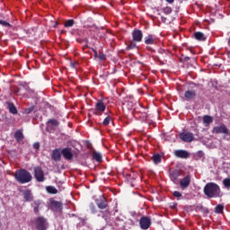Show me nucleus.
Listing matches in <instances>:
<instances>
[{
	"mask_svg": "<svg viewBox=\"0 0 230 230\" xmlns=\"http://www.w3.org/2000/svg\"><path fill=\"white\" fill-rule=\"evenodd\" d=\"M111 120H112L111 117V116H107V117L103 119L102 125H103V126H109Z\"/></svg>",
	"mask_w": 230,
	"mask_h": 230,
	"instance_id": "nucleus-31",
	"label": "nucleus"
},
{
	"mask_svg": "<svg viewBox=\"0 0 230 230\" xmlns=\"http://www.w3.org/2000/svg\"><path fill=\"white\" fill-rule=\"evenodd\" d=\"M24 136L21 130H16L14 132V139H16L18 142L23 140Z\"/></svg>",
	"mask_w": 230,
	"mask_h": 230,
	"instance_id": "nucleus-24",
	"label": "nucleus"
},
{
	"mask_svg": "<svg viewBox=\"0 0 230 230\" xmlns=\"http://www.w3.org/2000/svg\"><path fill=\"white\" fill-rule=\"evenodd\" d=\"M89 208L92 211V213H96L97 212L96 207L93 203L89 204Z\"/></svg>",
	"mask_w": 230,
	"mask_h": 230,
	"instance_id": "nucleus-39",
	"label": "nucleus"
},
{
	"mask_svg": "<svg viewBox=\"0 0 230 230\" xmlns=\"http://www.w3.org/2000/svg\"><path fill=\"white\" fill-rule=\"evenodd\" d=\"M227 45L230 48V38L227 40ZM226 54L228 57H230V50H227Z\"/></svg>",
	"mask_w": 230,
	"mask_h": 230,
	"instance_id": "nucleus-45",
	"label": "nucleus"
},
{
	"mask_svg": "<svg viewBox=\"0 0 230 230\" xmlns=\"http://www.w3.org/2000/svg\"><path fill=\"white\" fill-rule=\"evenodd\" d=\"M194 39L197 40L198 41H206L207 40V36L204 34V32H194L193 34Z\"/></svg>",
	"mask_w": 230,
	"mask_h": 230,
	"instance_id": "nucleus-21",
	"label": "nucleus"
},
{
	"mask_svg": "<svg viewBox=\"0 0 230 230\" xmlns=\"http://www.w3.org/2000/svg\"><path fill=\"white\" fill-rule=\"evenodd\" d=\"M75 24V20H65L64 27L65 28H71Z\"/></svg>",
	"mask_w": 230,
	"mask_h": 230,
	"instance_id": "nucleus-28",
	"label": "nucleus"
},
{
	"mask_svg": "<svg viewBox=\"0 0 230 230\" xmlns=\"http://www.w3.org/2000/svg\"><path fill=\"white\" fill-rule=\"evenodd\" d=\"M144 118H145V119H147V114H145Z\"/></svg>",
	"mask_w": 230,
	"mask_h": 230,
	"instance_id": "nucleus-50",
	"label": "nucleus"
},
{
	"mask_svg": "<svg viewBox=\"0 0 230 230\" xmlns=\"http://www.w3.org/2000/svg\"><path fill=\"white\" fill-rule=\"evenodd\" d=\"M35 110V106H31L30 108H26L23 110V114H30Z\"/></svg>",
	"mask_w": 230,
	"mask_h": 230,
	"instance_id": "nucleus-33",
	"label": "nucleus"
},
{
	"mask_svg": "<svg viewBox=\"0 0 230 230\" xmlns=\"http://www.w3.org/2000/svg\"><path fill=\"white\" fill-rule=\"evenodd\" d=\"M76 66H78V61H74L73 63H70L71 68H76Z\"/></svg>",
	"mask_w": 230,
	"mask_h": 230,
	"instance_id": "nucleus-40",
	"label": "nucleus"
},
{
	"mask_svg": "<svg viewBox=\"0 0 230 230\" xmlns=\"http://www.w3.org/2000/svg\"><path fill=\"white\" fill-rule=\"evenodd\" d=\"M41 205H42V201L40 199L34 200L32 202V204L31 205V208H33V213L36 216L40 215V209Z\"/></svg>",
	"mask_w": 230,
	"mask_h": 230,
	"instance_id": "nucleus-17",
	"label": "nucleus"
},
{
	"mask_svg": "<svg viewBox=\"0 0 230 230\" xmlns=\"http://www.w3.org/2000/svg\"><path fill=\"white\" fill-rule=\"evenodd\" d=\"M51 206L56 209V210H62L63 208V204L58 201H52Z\"/></svg>",
	"mask_w": 230,
	"mask_h": 230,
	"instance_id": "nucleus-27",
	"label": "nucleus"
},
{
	"mask_svg": "<svg viewBox=\"0 0 230 230\" xmlns=\"http://www.w3.org/2000/svg\"><path fill=\"white\" fill-rule=\"evenodd\" d=\"M172 196L177 199V200H180L182 198V194L180 191H173Z\"/></svg>",
	"mask_w": 230,
	"mask_h": 230,
	"instance_id": "nucleus-34",
	"label": "nucleus"
},
{
	"mask_svg": "<svg viewBox=\"0 0 230 230\" xmlns=\"http://www.w3.org/2000/svg\"><path fill=\"white\" fill-rule=\"evenodd\" d=\"M59 125V121L55 119H50L46 122V131L48 133H52L53 131L57 130V128H58Z\"/></svg>",
	"mask_w": 230,
	"mask_h": 230,
	"instance_id": "nucleus-5",
	"label": "nucleus"
},
{
	"mask_svg": "<svg viewBox=\"0 0 230 230\" xmlns=\"http://www.w3.org/2000/svg\"><path fill=\"white\" fill-rule=\"evenodd\" d=\"M224 209H225V207L223 205H217L216 208H215V213L217 214H222L224 212Z\"/></svg>",
	"mask_w": 230,
	"mask_h": 230,
	"instance_id": "nucleus-30",
	"label": "nucleus"
},
{
	"mask_svg": "<svg viewBox=\"0 0 230 230\" xmlns=\"http://www.w3.org/2000/svg\"><path fill=\"white\" fill-rule=\"evenodd\" d=\"M146 49L148 51H154V49H152V47H146Z\"/></svg>",
	"mask_w": 230,
	"mask_h": 230,
	"instance_id": "nucleus-47",
	"label": "nucleus"
},
{
	"mask_svg": "<svg viewBox=\"0 0 230 230\" xmlns=\"http://www.w3.org/2000/svg\"><path fill=\"white\" fill-rule=\"evenodd\" d=\"M92 51L93 52L94 58H97V57H99L97 50H95V49H92Z\"/></svg>",
	"mask_w": 230,
	"mask_h": 230,
	"instance_id": "nucleus-43",
	"label": "nucleus"
},
{
	"mask_svg": "<svg viewBox=\"0 0 230 230\" xmlns=\"http://www.w3.org/2000/svg\"><path fill=\"white\" fill-rule=\"evenodd\" d=\"M203 192L209 199L221 197V188L215 182L207 183L203 189Z\"/></svg>",
	"mask_w": 230,
	"mask_h": 230,
	"instance_id": "nucleus-1",
	"label": "nucleus"
},
{
	"mask_svg": "<svg viewBox=\"0 0 230 230\" xmlns=\"http://www.w3.org/2000/svg\"><path fill=\"white\" fill-rule=\"evenodd\" d=\"M93 159H94L98 163H102V155L101 153L93 152Z\"/></svg>",
	"mask_w": 230,
	"mask_h": 230,
	"instance_id": "nucleus-26",
	"label": "nucleus"
},
{
	"mask_svg": "<svg viewBox=\"0 0 230 230\" xmlns=\"http://www.w3.org/2000/svg\"><path fill=\"white\" fill-rule=\"evenodd\" d=\"M60 153L66 160H73L74 158V154L71 147H65L61 149Z\"/></svg>",
	"mask_w": 230,
	"mask_h": 230,
	"instance_id": "nucleus-14",
	"label": "nucleus"
},
{
	"mask_svg": "<svg viewBox=\"0 0 230 230\" xmlns=\"http://www.w3.org/2000/svg\"><path fill=\"white\" fill-rule=\"evenodd\" d=\"M98 58L102 61H105L107 59V56L106 54H103V52H100V54L98 55Z\"/></svg>",
	"mask_w": 230,
	"mask_h": 230,
	"instance_id": "nucleus-37",
	"label": "nucleus"
},
{
	"mask_svg": "<svg viewBox=\"0 0 230 230\" xmlns=\"http://www.w3.org/2000/svg\"><path fill=\"white\" fill-rule=\"evenodd\" d=\"M7 109H9V112H11L12 114H14V115L18 114L17 108L13 103L7 102Z\"/></svg>",
	"mask_w": 230,
	"mask_h": 230,
	"instance_id": "nucleus-22",
	"label": "nucleus"
},
{
	"mask_svg": "<svg viewBox=\"0 0 230 230\" xmlns=\"http://www.w3.org/2000/svg\"><path fill=\"white\" fill-rule=\"evenodd\" d=\"M213 132L216 133V134H226V135H228L230 136V131L229 129L227 128V127L224 124H222L221 126L219 127H215L213 128Z\"/></svg>",
	"mask_w": 230,
	"mask_h": 230,
	"instance_id": "nucleus-15",
	"label": "nucleus"
},
{
	"mask_svg": "<svg viewBox=\"0 0 230 230\" xmlns=\"http://www.w3.org/2000/svg\"><path fill=\"white\" fill-rule=\"evenodd\" d=\"M177 207H178V203H172V204H171V206H170V208H171L172 209H175V208H177Z\"/></svg>",
	"mask_w": 230,
	"mask_h": 230,
	"instance_id": "nucleus-44",
	"label": "nucleus"
},
{
	"mask_svg": "<svg viewBox=\"0 0 230 230\" xmlns=\"http://www.w3.org/2000/svg\"><path fill=\"white\" fill-rule=\"evenodd\" d=\"M190 85H191V89L184 93V97L188 101L193 100L197 97L198 93L196 89L199 87V84L194 83L190 84Z\"/></svg>",
	"mask_w": 230,
	"mask_h": 230,
	"instance_id": "nucleus-3",
	"label": "nucleus"
},
{
	"mask_svg": "<svg viewBox=\"0 0 230 230\" xmlns=\"http://www.w3.org/2000/svg\"><path fill=\"white\" fill-rule=\"evenodd\" d=\"M136 48H137V43H135V41L133 40V41H129V44L128 45L127 49L130 50Z\"/></svg>",
	"mask_w": 230,
	"mask_h": 230,
	"instance_id": "nucleus-32",
	"label": "nucleus"
},
{
	"mask_svg": "<svg viewBox=\"0 0 230 230\" xmlns=\"http://www.w3.org/2000/svg\"><path fill=\"white\" fill-rule=\"evenodd\" d=\"M34 177L37 181L43 182L45 181V174L41 167H34Z\"/></svg>",
	"mask_w": 230,
	"mask_h": 230,
	"instance_id": "nucleus-8",
	"label": "nucleus"
},
{
	"mask_svg": "<svg viewBox=\"0 0 230 230\" xmlns=\"http://www.w3.org/2000/svg\"><path fill=\"white\" fill-rule=\"evenodd\" d=\"M0 25H2L4 27H7V28L12 27L11 23H9L8 22H4V20H0Z\"/></svg>",
	"mask_w": 230,
	"mask_h": 230,
	"instance_id": "nucleus-36",
	"label": "nucleus"
},
{
	"mask_svg": "<svg viewBox=\"0 0 230 230\" xmlns=\"http://www.w3.org/2000/svg\"><path fill=\"white\" fill-rule=\"evenodd\" d=\"M40 143H34V144H33V148H34V149L38 150V149H40Z\"/></svg>",
	"mask_w": 230,
	"mask_h": 230,
	"instance_id": "nucleus-42",
	"label": "nucleus"
},
{
	"mask_svg": "<svg viewBox=\"0 0 230 230\" xmlns=\"http://www.w3.org/2000/svg\"><path fill=\"white\" fill-rule=\"evenodd\" d=\"M190 60V58H189V56H185L184 58H182L181 61L182 62H189Z\"/></svg>",
	"mask_w": 230,
	"mask_h": 230,
	"instance_id": "nucleus-41",
	"label": "nucleus"
},
{
	"mask_svg": "<svg viewBox=\"0 0 230 230\" xmlns=\"http://www.w3.org/2000/svg\"><path fill=\"white\" fill-rule=\"evenodd\" d=\"M61 151L59 148H56L55 150L52 151V154H51V158L56 161V162H58V161H61Z\"/></svg>",
	"mask_w": 230,
	"mask_h": 230,
	"instance_id": "nucleus-19",
	"label": "nucleus"
},
{
	"mask_svg": "<svg viewBox=\"0 0 230 230\" xmlns=\"http://www.w3.org/2000/svg\"><path fill=\"white\" fill-rule=\"evenodd\" d=\"M163 12L166 15H170L172 13V7H164Z\"/></svg>",
	"mask_w": 230,
	"mask_h": 230,
	"instance_id": "nucleus-35",
	"label": "nucleus"
},
{
	"mask_svg": "<svg viewBox=\"0 0 230 230\" xmlns=\"http://www.w3.org/2000/svg\"><path fill=\"white\" fill-rule=\"evenodd\" d=\"M179 138L185 143H191L195 140L194 134L191 132H182L180 133Z\"/></svg>",
	"mask_w": 230,
	"mask_h": 230,
	"instance_id": "nucleus-7",
	"label": "nucleus"
},
{
	"mask_svg": "<svg viewBox=\"0 0 230 230\" xmlns=\"http://www.w3.org/2000/svg\"><path fill=\"white\" fill-rule=\"evenodd\" d=\"M223 184L226 188L230 189V179H225Z\"/></svg>",
	"mask_w": 230,
	"mask_h": 230,
	"instance_id": "nucleus-38",
	"label": "nucleus"
},
{
	"mask_svg": "<svg viewBox=\"0 0 230 230\" xmlns=\"http://www.w3.org/2000/svg\"><path fill=\"white\" fill-rule=\"evenodd\" d=\"M214 122V118L208 115H206L203 117V123L206 124L207 126L210 125L211 123Z\"/></svg>",
	"mask_w": 230,
	"mask_h": 230,
	"instance_id": "nucleus-23",
	"label": "nucleus"
},
{
	"mask_svg": "<svg viewBox=\"0 0 230 230\" xmlns=\"http://www.w3.org/2000/svg\"><path fill=\"white\" fill-rule=\"evenodd\" d=\"M58 25V22H55V24L53 25V28H57Z\"/></svg>",
	"mask_w": 230,
	"mask_h": 230,
	"instance_id": "nucleus-48",
	"label": "nucleus"
},
{
	"mask_svg": "<svg viewBox=\"0 0 230 230\" xmlns=\"http://www.w3.org/2000/svg\"><path fill=\"white\" fill-rule=\"evenodd\" d=\"M106 111V105L103 103L102 101H98L95 103V109L93 114L96 116H101L102 112Z\"/></svg>",
	"mask_w": 230,
	"mask_h": 230,
	"instance_id": "nucleus-11",
	"label": "nucleus"
},
{
	"mask_svg": "<svg viewBox=\"0 0 230 230\" xmlns=\"http://www.w3.org/2000/svg\"><path fill=\"white\" fill-rule=\"evenodd\" d=\"M95 204L98 208L105 209L108 207V200L104 196H100L97 199H95Z\"/></svg>",
	"mask_w": 230,
	"mask_h": 230,
	"instance_id": "nucleus-13",
	"label": "nucleus"
},
{
	"mask_svg": "<svg viewBox=\"0 0 230 230\" xmlns=\"http://www.w3.org/2000/svg\"><path fill=\"white\" fill-rule=\"evenodd\" d=\"M182 175V171L179 169H175L170 172V180L174 184H179L180 177Z\"/></svg>",
	"mask_w": 230,
	"mask_h": 230,
	"instance_id": "nucleus-6",
	"label": "nucleus"
},
{
	"mask_svg": "<svg viewBox=\"0 0 230 230\" xmlns=\"http://www.w3.org/2000/svg\"><path fill=\"white\" fill-rule=\"evenodd\" d=\"M14 179L16 180V181H18V183L25 184L32 181V175L28 171L21 169L16 171V173L14 174Z\"/></svg>",
	"mask_w": 230,
	"mask_h": 230,
	"instance_id": "nucleus-2",
	"label": "nucleus"
},
{
	"mask_svg": "<svg viewBox=\"0 0 230 230\" xmlns=\"http://www.w3.org/2000/svg\"><path fill=\"white\" fill-rule=\"evenodd\" d=\"M179 183L181 190L189 188L191 183V175L188 174L183 179L179 180Z\"/></svg>",
	"mask_w": 230,
	"mask_h": 230,
	"instance_id": "nucleus-12",
	"label": "nucleus"
},
{
	"mask_svg": "<svg viewBox=\"0 0 230 230\" xmlns=\"http://www.w3.org/2000/svg\"><path fill=\"white\" fill-rule=\"evenodd\" d=\"M144 43L146 45L156 44V36H155V34H147V36H145L144 38Z\"/></svg>",
	"mask_w": 230,
	"mask_h": 230,
	"instance_id": "nucleus-16",
	"label": "nucleus"
},
{
	"mask_svg": "<svg viewBox=\"0 0 230 230\" xmlns=\"http://www.w3.org/2000/svg\"><path fill=\"white\" fill-rule=\"evenodd\" d=\"M132 35V40L134 42H142L144 34L143 31H140V29H134L131 32Z\"/></svg>",
	"mask_w": 230,
	"mask_h": 230,
	"instance_id": "nucleus-10",
	"label": "nucleus"
},
{
	"mask_svg": "<svg viewBox=\"0 0 230 230\" xmlns=\"http://www.w3.org/2000/svg\"><path fill=\"white\" fill-rule=\"evenodd\" d=\"M152 225V220L148 217H142L139 219V226L142 230H147Z\"/></svg>",
	"mask_w": 230,
	"mask_h": 230,
	"instance_id": "nucleus-9",
	"label": "nucleus"
},
{
	"mask_svg": "<svg viewBox=\"0 0 230 230\" xmlns=\"http://www.w3.org/2000/svg\"><path fill=\"white\" fill-rule=\"evenodd\" d=\"M175 0H165L166 3H168L169 4H172L174 3Z\"/></svg>",
	"mask_w": 230,
	"mask_h": 230,
	"instance_id": "nucleus-46",
	"label": "nucleus"
},
{
	"mask_svg": "<svg viewBox=\"0 0 230 230\" xmlns=\"http://www.w3.org/2000/svg\"><path fill=\"white\" fill-rule=\"evenodd\" d=\"M174 155L178 158L187 159L190 157V153L186 150H177L174 152Z\"/></svg>",
	"mask_w": 230,
	"mask_h": 230,
	"instance_id": "nucleus-18",
	"label": "nucleus"
},
{
	"mask_svg": "<svg viewBox=\"0 0 230 230\" xmlns=\"http://www.w3.org/2000/svg\"><path fill=\"white\" fill-rule=\"evenodd\" d=\"M23 199H25V202H31L33 200V195L31 193V190H23Z\"/></svg>",
	"mask_w": 230,
	"mask_h": 230,
	"instance_id": "nucleus-20",
	"label": "nucleus"
},
{
	"mask_svg": "<svg viewBox=\"0 0 230 230\" xmlns=\"http://www.w3.org/2000/svg\"><path fill=\"white\" fill-rule=\"evenodd\" d=\"M162 21H166V18H164V16H162Z\"/></svg>",
	"mask_w": 230,
	"mask_h": 230,
	"instance_id": "nucleus-49",
	"label": "nucleus"
},
{
	"mask_svg": "<svg viewBox=\"0 0 230 230\" xmlns=\"http://www.w3.org/2000/svg\"><path fill=\"white\" fill-rule=\"evenodd\" d=\"M34 224H35V228L37 230H47L49 226L47 219L43 217H38L35 219Z\"/></svg>",
	"mask_w": 230,
	"mask_h": 230,
	"instance_id": "nucleus-4",
	"label": "nucleus"
},
{
	"mask_svg": "<svg viewBox=\"0 0 230 230\" xmlns=\"http://www.w3.org/2000/svg\"><path fill=\"white\" fill-rule=\"evenodd\" d=\"M151 159L155 164H159L162 163V156L158 154L154 155Z\"/></svg>",
	"mask_w": 230,
	"mask_h": 230,
	"instance_id": "nucleus-25",
	"label": "nucleus"
},
{
	"mask_svg": "<svg viewBox=\"0 0 230 230\" xmlns=\"http://www.w3.org/2000/svg\"><path fill=\"white\" fill-rule=\"evenodd\" d=\"M46 191L49 194H57L58 192V190L54 186H47Z\"/></svg>",
	"mask_w": 230,
	"mask_h": 230,
	"instance_id": "nucleus-29",
	"label": "nucleus"
}]
</instances>
